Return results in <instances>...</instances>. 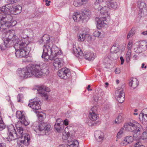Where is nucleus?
<instances>
[{"label":"nucleus","instance_id":"nucleus-1","mask_svg":"<svg viewBox=\"0 0 147 147\" xmlns=\"http://www.w3.org/2000/svg\"><path fill=\"white\" fill-rule=\"evenodd\" d=\"M49 67L46 64H35L30 65L25 68H19L17 71L18 76L21 79L27 78L34 76L40 77L41 76H45L49 73Z\"/></svg>","mask_w":147,"mask_h":147},{"label":"nucleus","instance_id":"nucleus-2","mask_svg":"<svg viewBox=\"0 0 147 147\" xmlns=\"http://www.w3.org/2000/svg\"><path fill=\"white\" fill-rule=\"evenodd\" d=\"M39 42L40 44H44L42 57L45 61H48V59L51 60H54L57 57L62 54L61 51L53 43L48 34L44 35Z\"/></svg>","mask_w":147,"mask_h":147},{"label":"nucleus","instance_id":"nucleus-3","mask_svg":"<svg viewBox=\"0 0 147 147\" xmlns=\"http://www.w3.org/2000/svg\"><path fill=\"white\" fill-rule=\"evenodd\" d=\"M17 132L15 130V127L11 125L7 127V135L9 138L11 140H14L17 139L21 138L20 142L25 146L28 145L30 144V136L28 134L24 133L23 127L18 124L16 125Z\"/></svg>","mask_w":147,"mask_h":147},{"label":"nucleus","instance_id":"nucleus-4","mask_svg":"<svg viewBox=\"0 0 147 147\" xmlns=\"http://www.w3.org/2000/svg\"><path fill=\"white\" fill-rule=\"evenodd\" d=\"M96 9L100 10V13L104 16L102 18H96V21L97 22L98 26L99 27H101L104 24H107L108 21L110 20L109 14L108 12L109 8L108 6H105L103 7L100 6L98 7H95Z\"/></svg>","mask_w":147,"mask_h":147},{"label":"nucleus","instance_id":"nucleus-5","mask_svg":"<svg viewBox=\"0 0 147 147\" xmlns=\"http://www.w3.org/2000/svg\"><path fill=\"white\" fill-rule=\"evenodd\" d=\"M124 127L127 130L133 132V137L134 138L140 135L142 129L140 125L134 121L126 123L124 125Z\"/></svg>","mask_w":147,"mask_h":147},{"label":"nucleus","instance_id":"nucleus-6","mask_svg":"<svg viewBox=\"0 0 147 147\" xmlns=\"http://www.w3.org/2000/svg\"><path fill=\"white\" fill-rule=\"evenodd\" d=\"M13 18L10 14H4L1 19L0 31H3L7 28L11 26H14L16 24V21L12 20Z\"/></svg>","mask_w":147,"mask_h":147},{"label":"nucleus","instance_id":"nucleus-7","mask_svg":"<svg viewBox=\"0 0 147 147\" xmlns=\"http://www.w3.org/2000/svg\"><path fill=\"white\" fill-rule=\"evenodd\" d=\"M22 10V7L19 5L13 6L12 4H8L0 8V14L16 15L20 13Z\"/></svg>","mask_w":147,"mask_h":147},{"label":"nucleus","instance_id":"nucleus-8","mask_svg":"<svg viewBox=\"0 0 147 147\" xmlns=\"http://www.w3.org/2000/svg\"><path fill=\"white\" fill-rule=\"evenodd\" d=\"M32 126L35 127L36 129L39 130L40 131H45L46 134L49 131L51 127V126L49 125H46L43 123L40 124L38 121L34 123Z\"/></svg>","mask_w":147,"mask_h":147},{"label":"nucleus","instance_id":"nucleus-9","mask_svg":"<svg viewBox=\"0 0 147 147\" xmlns=\"http://www.w3.org/2000/svg\"><path fill=\"white\" fill-rule=\"evenodd\" d=\"M30 48H19V49L16 50L15 55L17 57H25L28 55Z\"/></svg>","mask_w":147,"mask_h":147},{"label":"nucleus","instance_id":"nucleus-10","mask_svg":"<svg viewBox=\"0 0 147 147\" xmlns=\"http://www.w3.org/2000/svg\"><path fill=\"white\" fill-rule=\"evenodd\" d=\"M37 91L41 96L44 97L46 100L48 99V96L46 92L50 91V89L49 88L43 85L40 86L38 87Z\"/></svg>","mask_w":147,"mask_h":147},{"label":"nucleus","instance_id":"nucleus-11","mask_svg":"<svg viewBox=\"0 0 147 147\" xmlns=\"http://www.w3.org/2000/svg\"><path fill=\"white\" fill-rule=\"evenodd\" d=\"M115 98L117 101L121 103L124 100L125 94L122 89H120L115 91Z\"/></svg>","mask_w":147,"mask_h":147},{"label":"nucleus","instance_id":"nucleus-12","mask_svg":"<svg viewBox=\"0 0 147 147\" xmlns=\"http://www.w3.org/2000/svg\"><path fill=\"white\" fill-rule=\"evenodd\" d=\"M11 31L7 32L6 34V36H8L7 39H8L10 43H12L11 46L14 44H17L19 39L18 37L13 33L11 32Z\"/></svg>","mask_w":147,"mask_h":147},{"label":"nucleus","instance_id":"nucleus-13","mask_svg":"<svg viewBox=\"0 0 147 147\" xmlns=\"http://www.w3.org/2000/svg\"><path fill=\"white\" fill-rule=\"evenodd\" d=\"M97 107L96 106L92 107L90 110L89 115V119L92 121H95L98 117V115L97 113Z\"/></svg>","mask_w":147,"mask_h":147},{"label":"nucleus","instance_id":"nucleus-14","mask_svg":"<svg viewBox=\"0 0 147 147\" xmlns=\"http://www.w3.org/2000/svg\"><path fill=\"white\" fill-rule=\"evenodd\" d=\"M57 75L61 78L66 79L69 75V70L66 68H62L59 70Z\"/></svg>","mask_w":147,"mask_h":147},{"label":"nucleus","instance_id":"nucleus-15","mask_svg":"<svg viewBox=\"0 0 147 147\" xmlns=\"http://www.w3.org/2000/svg\"><path fill=\"white\" fill-rule=\"evenodd\" d=\"M16 117L20 120V122L25 126L28 125L30 121L25 119L24 115L20 111H18L16 114Z\"/></svg>","mask_w":147,"mask_h":147},{"label":"nucleus","instance_id":"nucleus-16","mask_svg":"<svg viewBox=\"0 0 147 147\" xmlns=\"http://www.w3.org/2000/svg\"><path fill=\"white\" fill-rule=\"evenodd\" d=\"M119 45L116 44H114L111 49V54L110 56L113 59H116L117 58V55L116 53L119 51L120 49Z\"/></svg>","mask_w":147,"mask_h":147},{"label":"nucleus","instance_id":"nucleus-17","mask_svg":"<svg viewBox=\"0 0 147 147\" xmlns=\"http://www.w3.org/2000/svg\"><path fill=\"white\" fill-rule=\"evenodd\" d=\"M40 102L35 101L34 99L31 100H29V103L28 104V106L32 109L38 110L41 108V106L39 102Z\"/></svg>","mask_w":147,"mask_h":147},{"label":"nucleus","instance_id":"nucleus-18","mask_svg":"<svg viewBox=\"0 0 147 147\" xmlns=\"http://www.w3.org/2000/svg\"><path fill=\"white\" fill-rule=\"evenodd\" d=\"M28 41L25 38H23L21 39H19L17 44L15 45V46H19V48H27L28 47Z\"/></svg>","mask_w":147,"mask_h":147},{"label":"nucleus","instance_id":"nucleus-19","mask_svg":"<svg viewBox=\"0 0 147 147\" xmlns=\"http://www.w3.org/2000/svg\"><path fill=\"white\" fill-rule=\"evenodd\" d=\"M82 56H83L86 60L90 61H93L95 57L94 53L90 51L85 52Z\"/></svg>","mask_w":147,"mask_h":147},{"label":"nucleus","instance_id":"nucleus-20","mask_svg":"<svg viewBox=\"0 0 147 147\" xmlns=\"http://www.w3.org/2000/svg\"><path fill=\"white\" fill-rule=\"evenodd\" d=\"M103 132L100 131H96L94 132V137L98 142H101L103 140L104 138Z\"/></svg>","mask_w":147,"mask_h":147},{"label":"nucleus","instance_id":"nucleus-21","mask_svg":"<svg viewBox=\"0 0 147 147\" xmlns=\"http://www.w3.org/2000/svg\"><path fill=\"white\" fill-rule=\"evenodd\" d=\"M74 53L76 57H79V56H82L83 55L82 51L79 47L74 45L73 47Z\"/></svg>","mask_w":147,"mask_h":147},{"label":"nucleus","instance_id":"nucleus-22","mask_svg":"<svg viewBox=\"0 0 147 147\" xmlns=\"http://www.w3.org/2000/svg\"><path fill=\"white\" fill-rule=\"evenodd\" d=\"M89 36V34L86 31H83L78 34V40L80 42L84 41L87 37Z\"/></svg>","mask_w":147,"mask_h":147},{"label":"nucleus","instance_id":"nucleus-23","mask_svg":"<svg viewBox=\"0 0 147 147\" xmlns=\"http://www.w3.org/2000/svg\"><path fill=\"white\" fill-rule=\"evenodd\" d=\"M12 45V43H10L8 39H7L6 38L5 40L4 41V43L1 44L0 48L1 50H4L6 49L7 47H10Z\"/></svg>","mask_w":147,"mask_h":147},{"label":"nucleus","instance_id":"nucleus-24","mask_svg":"<svg viewBox=\"0 0 147 147\" xmlns=\"http://www.w3.org/2000/svg\"><path fill=\"white\" fill-rule=\"evenodd\" d=\"M63 61L61 59L56 58L54 61L53 65L55 68L61 67L62 65Z\"/></svg>","mask_w":147,"mask_h":147},{"label":"nucleus","instance_id":"nucleus-25","mask_svg":"<svg viewBox=\"0 0 147 147\" xmlns=\"http://www.w3.org/2000/svg\"><path fill=\"white\" fill-rule=\"evenodd\" d=\"M138 81L136 78H134L130 80L129 82V86L133 89H135L138 85Z\"/></svg>","mask_w":147,"mask_h":147},{"label":"nucleus","instance_id":"nucleus-26","mask_svg":"<svg viewBox=\"0 0 147 147\" xmlns=\"http://www.w3.org/2000/svg\"><path fill=\"white\" fill-rule=\"evenodd\" d=\"M82 16V19L84 20H88L90 18V12L89 10H84L81 13Z\"/></svg>","mask_w":147,"mask_h":147},{"label":"nucleus","instance_id":"nucleus-27","mask_svg":"<svg viewBox=\"0 0 147 147\" xmlns=\"http://www.w3.org/2000/svg\"><path fill=\"white\" fill-rule=\"evenodd\" d=\"M73 18L75 21L76 22L84 20L82 19V16L81 13H79L78 12L74 13L73 15Z\"/></svg>","mask_w":147,"mask_h":147},{"label":"nucleus","instance_id":"nucleus-28","mask_svg":"<svg viewBox=\"0 0 147 147\" xmlns=\"http://www.w3.org/2000/svg\"><path fill=\"white\" fill-rule=\"evenodd\" d=\"M35 112L37 114H38V117L39 120L40 121H43L46 117V114L43 112H39V111L36 110L35 111Z\"/></svg>","mask_w":147,"mask_h":147},{"label":"nucleus","instance_id":"nucleus-29","mask_svg":"<svg viewBox=\"0 0 147 147\" xmlns=\"http://www.w3.org/2000/svg\"><path fill=\"white\" fill-rule=\"evenodd\" d=\"M147 15V9H143L139 10L138 16L140 18L144 17Z\"/></svg>","mask_w":147,"mask_h":147},{"label":"nucleus","instance_id":"nucleus-30","mask_svg":"<svg viewBox=\"0 0 147 147\" xmlns=\"http://www.w3.org/2000/svg\"><path fill=\"white\" fill-rule=\"evenodd\" d=\"M55 129L59 132H61L64 129V126L63 124L57 125L55 124L54 125Z\"/></svg>","mask_w":147,"mask_h":147},{"label":"nucleus","instance_id":"nucleus-31","mask_svg":"<svg viewBox=\"0 0 147 147\" xmlns=\"http://www.w3.org/2000/svg\"><path fill=\"white\" fill-rule=\"evenodd\" d=\"M139 46L143 51H144L147 49V42L145 41H142L140 42Z\"/></svg>","mask_w":147,"mask_h":147},{"label":"nucleus","instance_id":"nucleus-32","mask_svg":"<svg viewBox=\"0 0 147 147\" xmlns=\"http://www.w3.org/2000/svg\"><path fill=\"white\" fill-rule=\"evenodd\" d=\"M133 141V137L131 136H127L124 139V142L123 144L125 143V144H127Z\"/></svg>","mask_w":147,"mask_h":147},{"label":"nucleus","instance_id":"nucleus-33","mask_svg":"<svg viewBox=\"0 0 147 147\" xmlns=\"http://www.w3.org/2000/svg\"><path fill=\"white\" fill-rule=\"evenodd\" d=\"M138 6L140 10L143 9H147L146 4L141 1H138Z\"/></svg>","mask_w":147,"mask_h":147},{"label":"nucleus","instance_id":"nucleus-34","mask_svg":"<svg viewBox=\"0 0 147 147\" xmlns=\"http://www.w3.org/2000/svg\"><path fill=\"white\" fill-rule=\"evenodd\" d=\"M107 4L109 6L114 9H115L118 7L117 3L112 1H109Z\"/></svg>","mask_w":147,"mask_h":147},{"label":"nucleus","instance_id":"nucleus-35","mask_svg":"<svg viewBox=\"0 0 147 147\" xmlns=\"http://www.w3.org/2000/svg\"><path fill=\"white\" fill-rule=\"evenodd\" d=\"M93 35L95 37L102 38L104 37V33H101V32L96 30L94 32Z\"/></svg>","mask_w":147,"mask_h":147},{"label":"nucleus","instance_id":"nucleus-36","mask_svg":"<svg viewBox=\"0 0 147 147\" xmlns=\"http://www.w3.org/2000/svg\"><path fill=\"white\" fill-rule=\"evenodd\" d=\"M139 118L142 119V121L146 122H147V114H144V113H140L139 115Z\"/></svg>","mask_w":147,"mask_h":147},{"label":"nucleus","instance_id":"nucleus-37","mask_svg":"<svg viewBox=\"0 0 147 147\" xmlns=\"http://www.w3.org/2000/svg\"><path fill=\"white\" fill-rule=\"evenodd\" d=\"M67 127L65 128V132L63 133L62 136V138L63 139L66 140L68 139V137L70 136V134L69 131L67 133L66 129H67Z\"/></svg>","mask_w":147,"mask_h":147},{"label":"nucleus","instance_id":"nucleus-38","mask_svg":"<svg viewBox=\"0 0 147 147\" xmlns=\"http://www.w3.org/2000/svg\"><path fill=\"white\" fill-rule=\"evenodd\" d=\"M78 142L76 140H74L72 142V143L69 146V147H78Z\"/></svg>","mask_w":147,"mask_h":147},{"label":"nucleus","instance_id":"nucleus-39","mask_svg":"<svg viewBox=\"0 0 147 147\" xmlns=\"http://www.w3.org/2000/svg\"><path fill=\"white\" fill-rule=\"evenodd\" d=\"M131 50H128L126 55V58L127 61H129L131 56Z\"/></svg>","mask_w":147,"mask_h":147},{"label":"nucleus","instance_id":"nucleus-40","mask_svg":"<svg viewBox=\"0 0 147 147\" xmlns=\"http://www.w3.org/2000/svg\"><path fill=\"white\" fill-rule=\"evenodd\" d=\"M135 34V30L133 29H131L129 32L127 36V38L129 39L130 37L133 36Z\"/></svg>","mask_w":147,"mask_h":147},{"label":"nucleus","instance_id":"nucleus-41","mask_svg":"<svg viewBox=\"0 0 147 147\" xmlns=\"http://www.w3.org/2000/svg\"><path fill=\"white\" fill-rule=\"evenodd\" d=\"M105 1L106 0H96L94 4L95 7H98L101 6L100 4Z\"/></svg>","mask_w":147,"mask_h":147},{"label":"nucleus","instance_id":"nucleus-42","mask_svg":"<svg viewBox=\"0 0 147 147\" xmlns=\"http://www.w3.org/2000/svg\"><path fill=\"white\" fill-rule=\"evenodd\" d=\"M82 4L81 0H75L73 3V5L76 7L80 6Z\"/></svg>","mask_w":147,"mask_h":147},{"label":"nucleus","instance_id":"nucleus-43","mask_svg":"<svg viewBox=\"0 0 147 147\" xmlns=\"http://www.w3.org/2000/svg\"><path fill=\"white\" fill-rule=\"evenodd\" d=\"M122 121V117L121 115H119L117 117L115 120V122L117 123H119Z\"/></svg>","mask_w":147,"mask_h":147},{"label":"nucleus","instance_id":"nucleus-44","mask_svg":"<svg viewBox=\"0 0 147 147\" xmlns=\"http://www.w3.org/2000/svg\"><path fill=\"white\" fill-rule=\"evenodd\" d=\"M123 132V128H121L117 134V138H119L122 136Z\"/></svg>","mask_w":147,"mask_h":147},{"label":"nucleus","instance_id":"nucleus-45","mask_svg":"<svg viewBox=\"0 0 147 147\" xmlns=\"http://www.w3.org/2000/svg\"><path fill=\"white\" fill-rule=\"evenodd\" d=\"M133 45V42L132 41H129L127 45V49L128 50H131V49Z\"/></svg>","mask_w":147,"mask_h":147},{"label":"nucleus","instance_id":"nucleus-46","mask_svg":"<svg viewBox=\"0 0 147 147\" xmlns=\"http://www.w3.org/2000/svg\"><path fill=\"white\" fill-rule=\"evenodd\" d=\"M142 138L143 140L147 139V130L143 133Z\"/></svg>","mask_w":147,"mask_h":147},{"label":"nucleus","instance_id":"nucleus-47","mask_svg":"<svg viewBox=\"0 0 147 147\" xmlns=\"http://www.w3.org/2000/svg\"><path fill=\"white\" fill-rule=\"evenodd\" d=\"M132 147H145V146L142 145L140 142H138L135 144Z\"/></svg>","mask_w":147,"mask_h":147},{"label":"nucleus","instance_id":"nucleus-48","mask_svg":"<svg viewBox=\"0 0 147 147\" xmlns=\"http://www.w3.org/2000/svg\"><path fill=\"white\" fill-rule=\"evenodd\" d=\"M141 48L140 47L139 48H137L134 49V51L137 53H139L143 51V50L141 49Z\"/></svg>","mask_w":147,"mask_h":147},{"label":"nucleus","instance_id":"nucleus-49","mask_svg":"<svg viewBox=\"0 0 147 147\" xmlns=\"http://www.w3.org/2000/svg\"><path fill=\"white\" fill-rule=\"evenodd\" d=\"M7 3H16L18 2L19 0H6Z\"/></svg>","mask_w":147,"mask_h":147},{"label":"nucleus","instance_id":"nucleus-50","mask_svg":"<svg viewBox=\"0 0 147 147\" xmlns=\"http://www.w3.org/2000/svg\"><path fill=\"white\" fill-rule=\"evenodd\" d=\"M22 97V94H18L17 96V99L18 102H21V98Z\"/></svg>","mask_w":147,"mask_h":147},{"label":"nucleus","instance_id":"nucleus-51","mask_svg":"<svg viewBox=\"0 0 147 147\" xmlns=\"http://www.w3.org/2000/svg\"><path fill=\"white\" fill-rule=\"evenodd\" d=\"M62 120L60 118L58 119L56 121V122L55 124L57 125H61L60 124L61 123Z\"/></svg>","mask_w":147,"mask_h":147},{"label":"nucleus","instance_id":"nucleus-52","mask_svg":"<svg viewBox=\"0 0 147 147\" xmlns=\"http://www.w3.org/2000/svg\"><path fill=\"white\" fill-rule=\"evenodd\" d=\"M57 147H69V146L67 144H64L59 145Z\"/></svg>","mask_w":147,"mask_h":147},{"label":"nucleus","instance_id":"nucleus-53","mask_svg":"<svg viewBox=\"0 0 147 147\" xmlns=\"http://www.w3.org/2000/svg\"><path fill=\"white\" fill-rule=\"evenodd\" d=\"M68 123L69 121L67 119H66L64 121L62 124L64 125V124L66 126L68 125Z\"/></svg>","mask_w":147,"mask_h":147},{"label":"nucleus","instance_id":"nucleus-54","mask_svg":"<svg viewBox=\"0 0 147 147\" xmlns=\"http://www.w3.org/2000/svg\"><path fill=\"white\" fill-rule=\"evenodd\" d=\"M115 72L116 74H119L120 73V70L119 68H116L115 70Z\"/></svg>","mask_w":147,"mask_h":147},{"label":"nucleus","instance_id":"nucleus-55","mask_svg":"<svg viewBox=\"0 0 147 147\" xmlns=\"http://www.w3.org/2000/svg\"><path fill=\"white\" fill-rule=\"evenodd\" d=\"M45 2H46L45 5L47 6H49L50 5V3L51 2L50 1H48V0H45Z\"/></svg>","mask_w":147,"mask_h":147},{"label":"nucleus","instance_id":"nucleus-56","mask_svg":"<svg viewBox=\"0 0 147 147\" xmlns=\"http://www.w3.org/2000/svg\"><path fill=\"white\" fill-rule=\"evenodd\" d=\"M120 59L121 60V64H123L124 62V59H123V58L122 57H120Z\"/></svg>","mask_w":147,"mask_h":147},{"label":"nucleus","instance_id":"nucleus-57","mask_svg":"<svg viewBox=\"0 0 147 147\" xmlns=\"http://www.w3.org/2000/svg\"><path fill=\"white\" fill-rule=\"evenodd\" d=\"M89 0H81L82 3L85 4L88 2Z\"/></svg>","mask_w":147,"mask_h":147},{"label":"nucleus","instance_id":"nucleus-58","mask_svg":"<svg viewBox=\"0 0 147 147\" xmlns=\"http://www.w3.org/2000/svg\"><path fill=\"white\" fill-rule=\"evenodd\" d=\"M0 147H6L5 144L3 143H0Z\"/></svg>","mask_w":147,"mask_h":147},{"label":"nucleus","instance_id":"nucleus-59","mask_svg":"<svg viewBox=\"0 0 147 147\" xmlns=\"http://www.w3.org/2000/svg\"><path fill=\"white\" fill-rule=\"evenodd\" d=\"M141 34L144 35H147V31H144L141 33Z\"/></svg>","mask_w":147,"mask_h":147},{"label":"nucleus","instance_id":"nucleus-60","mask_svg":"<svg viewBox=\"0 0 147 147\" xmlns=\"http://www.w3.org/2000/svg\"><path fill=\"white\" fill-rule=\"evenodd\" d=\"M144 65H145V64H144V63H143L142 64V66H141L142 68H142H144L145 69H146V66H144Z\"/></svg>","mask_w":147,"mask_h":147},{"label":"nucleus","instance_id":"nucleus-61","mask_svg":"<svg viewBox=\"0 0 147 147\" xmlns=\"http://www.w3.org/2000/svg\"><path fill=\"white\" fill-rule=\"evenodd\" d=\"M90 86L89 85L88 86V87H87V90L89 91H91L92 90V89H90Z\"/></svg>","mask_w":147,"mask_h":147},{"label":"nucleus","instance_id":"nucleus-62","mask_svg":"<svg viewBox=\"0 0 147 147\" xmlns=\"http://www.w3.org/2000/svg\"><path fill=\"white\" fill-rule=\"evenodd\" d=\"M116 82L117 84H118L119 82V81L118 80H116Z\"/></svg>","mask_w":147,"mask_h":147},{"label":"nucleus","instance_id":"nucleus-63","mask_svg":"<svg viewBox=\"0 0 147 147\" xmlns=\"http://www.w3.org/2000/svg\"><path fill=\"white\" fill-rule=\"evenodd\" d=\"M134 114L135 115H138V113H134Z\"/></svg>","mask_w":147,"mask_h":147},{"label":"nucleus","instance_id":"nucleus-64","mask_svg":"<svg viewBox=\"0 0 147 147\" xmlns=\"http://www.w3.org/2000/svg\"><path fill=\"white\" fill-rule=\"evenodd\" d=\"M94 100H95L96 102V101H98V99H97H97H95V98H94Z\"/></svg>","mask_w":147,"mask_h":147}]
</instances>
